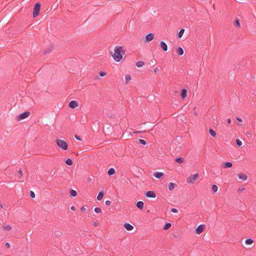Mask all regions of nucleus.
I'll return each instance as SVG.
<instances>
[{
	"instance_id": "1",
	"label": "nucleus",
	"mask_w": 256,
	"mask_h": 256,
	"mask_svg": "<svg viewBox=\"0 0 256 256\" xmlns=\"http://www.w3.org/2000/svg\"><path fill=\"white\" fill-rule=\"evenodd\" d=\"M114 54H112V52H110L111 54L114 59L116 61L118 62L122 59V55L125 54V51H123L122 47L120 46H116L114 48Z\"/></svg>"
},
{
	"instance_id": "2",
	"label": "nucleus",
	"mask_w": 256,
	"mask_h": 256,
	"mask_svg": "<svg viewBox=\"0 0 256 256\" xmlns=\"http://www.w3.org/2000/svg\"><path fill=\"white\" fill-rule=\"evenodd\" d=\"M56 144L59 148H61L63 150H66L68 148V144L64 140L57 139L56 140Z\"/></svg>"
},
{
	"instance_id": "3",
	"label": "nucleus",
	"mask_w": 256,
	"mask_h": 256,
	"mask_svg": "<svg viewBox=\"0 0 256 256\" xmlns=\"http://www.w3.org/2000/svg\"><path fill=\"white\" fill-rule=\"evenodd\" d=\"M41 4L40 2L36 3L34 6L33 11V17L36 18L40 14Z\"/></svg>"
},
{
	"instance_id": "4",
	"label": "nucleus",
	"mask_w": 256,
	"mask_h": 256,
	"mask_svg": "<svg viewBox=\"0 0 256 256\" xmlns=\"http://www.w3.org/2000/svg\"><path fill=\"white\" fill-rule=\"evenodd\" d=\"M198 176V173L193 175H190L187 178V182L188 183L193 184L197 180Z\"/></svg>"
},
{
	"instance_id": "5",
	"label": "nucleus",
	"mask_w": 256,
	"mask_h": 256,
	"mask_svg": "<svg viewBox=\"0 0 256 256\" xmlns=\"http://www.w3.org/2000/svg\"><path fill=\"white\" fill-rule=\"evenodd\" d=\"M30 114V112H25L19 115V116L16 118L17 120H24L27 117H28Z\"/></svg>"
},
{
	"instance_id": "6",
	"label": "nucleus",
	"mask_w": 256,
	"mask_h": 256,
	"mask_svg": "<svg viewBox=\"0 0 256 256\" xmlns=\"http://www.w3.org/2000/svg\"><path fill=\"white\" fill-rule=\"evenodd\" d=\"M206 226L204 224H200L198 226L197 228L196 229V232L197 234H200L202 233L205 229Z\"/></svg>"
},
{
	"instance_id": "7",
	"label": "nucleus",
	"mask_w": 256,
	"mask_h": 256,
	"mask_svg": "<svg viewBox=\"0 0 256 256\" xmlns=\"http://www.w3.org/2000/svg\"><path fill=\"white\" fill-rule=\"evenodd\" d=\"M68 106L72 108H75L78 106V102L75 100H72L70 102Z\"/></svg>"
},
{
	"instance_id": "8",
	"label": "nucleus",
	"mask_w": 256,
	"mask_h": 256,
	"mask_svg": "<svg viewBox=\"0 0 256 256\" xmlns=\"http://www.w3.org/2000/svg\"><path fill=\"white\" fill-rule=\"evenodd\" d=\"M146 196L148 198H154L156 196V194L152 191H148L146 193Z\"/></svg>"
},
{
	"instance_id": "9",
	"label": "nucleus",
	"mask_w": 256,
	"mask_h": 256,
	"mask_svg": "<svg viewBox=\"0 0 256 256\" xmlns=\"http://www.w3.org/2000/svg\"><path fill=\"white\" fill-rule=\"evenodd\" d=\"M154 38V34L152 33L147 34L146 36V42H149L152 41Z\"/></svg>"
},
{
	"instance_id": "10",
	"label": "nucleus",
	"mask_w": 256,
	"mask_h": 256,
	"mask_svg": "<svg viewBox=\"0 0 256 256\" xmlns=\"http://www.w3.org/2000/svg\"><path fill=\"white\" fill-rule=\"evenodd\" d=\"M160 46L161 48L164 50V51H167L168 50V46L167 44L163 41L160 42Z\"/></svg>"
},
{
	"instance_id": "11",
	"label": "nucleus",
	"mask_w": 256,
	"mask_h": 256,
	"mask_svg": "<svg viewBox=\"0 0 256 256\" xmlns=\"http://www.w3.org/2000/svg\"><path fill=\"white\" fill-rule=\"evenodd\" d=\"M187 96V90H186L184 88L180 92V96L182 99H184L186 98Z\"/></svg>"
},
{
	"instance_id": "12",
	"label": "nucleus",
	"mask_w": 256,
	"mask_h": 256,
	"mask_svg": "<svg viewBox=\"0 0 256 256\" xmlns=\"http://www.w3.org/2000/svg\"><path fill=\"white\" fill-rule=\"evenodd\" d=\"M124 227L128 230H132L134 228V226L128 223L124 224Z\"/></svg>"
},
{
	"instance_id": "13",
	"label": "nucleus",
	"mask_w": 256,
	"mask_h": 256,
	"mask_svg": "<svg viewBox=\"0 0 256 256\" xmlns=\"http://www.w3.org/2000/svg\"><path fill=\"white\" fill-rule=\"evenodd\" d=\"M144 205V204L143 202H142V201H138L136 204V207L138 208H140V210L143 209Z\"/></svg>"
},
{
	"instance_id": "14",
	"label": "nucleus",
	"mask_w": 256,
	"mask_h": 256,
	"mask_svg": "<svg viewBox=\"0 0 256 256\" xmlns=\"http://www.w3.org/2000/svg\"><path fill=\"white\" fill-rule=\"evenodd\" d=\"M154 176L158 178H160L161 177L164 176V174L163 172H157L154 174Z\"/></svg>"
},
{
	"instance_id": "15",
	"label": "nucleus",
	"mask_w": 256,
	"mask_h": 256,
	"mask_svg": "<svg viewBox=\"0 0 256 256\" xmlns=\"http://www.w3.org/2000/svg\"><path fill=\"white\" fill-rule=\"evenodd\" d=\"M232 163L230 162H226L222 164V166L224 168H229L232 167Z\"/></svg>"
},
{
	"instance_id": "16",
	"label": "nucleus",
	"mask_w": 256,
	"mask_h": 256,
	"mask_svg": "<svg viewBox=\"0 0 256 256\" xmlns=\"http://www.w3.org/2000/svg\"><path fill=\"white\" fill-rule=\"evenodd\" d=\"M238 177L240 179L242 180H247L248 178L247 176L244 174H239Z\"/></svg>"
},
{
	"instance_id": "17",
	"label": "nucleus",
	"mask_w": 256,
	"mask_h": 256,
	"mask_svg": "<svg viewBox=\"0 0 256 256\" xmlns=\"http://www.w3.org/2000/svg\"><path fill=\"white\" fill-rule=\"evenodd\" d=\"M176 186V184L173 182H170L168 184V189L170 190H173Z\"/></svg>"
},
{
	"instance_id": "18",
	"label": "nucleus",
	"mask_w": 256,
	"mask_h": 256,
	"mask_svg": "<svg viewBox=\"0 0 256 256\" xmlns=\"http://www.w3.org/2000/svg\"><path fill=\"white\" fill-rule=\"evenodd\" d=\"M176 52H178V54L180 56L182 55L184 52L183 49L180 47H178L176 49Z\"/></svg>"
},
{
	"instance_id": "19",
	"label": "nucleus",
	"mask_w": 256,
	"mask_h": 256,
	"mask_svg": "<svg viewBox=\"0 0 256 256\" xmlns=\"http://www.w3.org/2000/svg\"><path fill=\"white\" fill-rule=\"evenodd\" d=\"M104 196V192H100L98 193V196H97L98 200H100Z\"/></svg>"
},
{
	"instance_id": "20",
	"label": "nucleus",
	"mask_w": 256,
	"mask_h": 256,
	"mask_svg": "<svg viewBox=\"0 0 256 256\" xmlns=\"http://www.w3.org/2000/svg\"><path fill=\"white\" fill-rule=\"evenodd\" d=\"M175 161L178 164H182L184 162V158H178L175 159Z\"/></svg>"
},
{
	"instance_id": "21",
	"label": "nucleus",
	"mask_w": 256,
	"mask_h": 256,
	"mask_svg": "<svg viewBox=\"0 0 256 256\" xmlns=\"http://www.w3.org/2000/svg\"><path fill=\"white\" fill-rule=\"evenodd\" d=\"M70 194L72 197H74L77 195V192L73 190H70Z\"/></svg>"
},
{
	"instance_id": "22",
	"label": "nucleus",
	"mask_w": 256,
	"mask_h": 256,
	"mask_svg": "<svg viewBox=\"0 0 256 256\" xmlns=\"http://www.w3.org/2000/svg\"><path fill=\"white\" fill-rule=\"evenodd\" d=\"M115 173V170L113 168H110L108 170V174L112 176Z\"/></svg>"
},
{
	"instance_id": "23",
	"label": "nucleus",
	"mask_w": 256,
	"mask_h": 256,
	"mask_svg": "<svg viewBox=\"0 0 256 256\" xmlns=\"http://www.w3.org/2000/svg\"><path fill=\"white\" fill-rule=\"evenodd\" d=\"M126 84H128V82L131 80V76L130 74H126L125 76Z\"/></svg>"
},
{
	"instance_id": "24",
	"label": "nucleus",
	"mask_w": 256,
	"mask_h": 256,
	"mask_svg": "<svg viewBox=\"0 0 256 256\" xmlns=\"http://www.w3.org/2000/svg\"><path fill=\"white\" fill-rule=\"evenodd\" d=\"M210 134L212 137H216V132L214 130L210 128L209 130Z\"/></svg>"
},
{
	"instance_id": "25",
	"label": "nucleus",
	"mask_w": 256,
	"mask_h": 256,
	"mask_svg": "<svg viewBox=\"0 0 256 256\" xmlns=\"http://www.w3.org/2000/svg\"><path fill=\"white\" fill-rule=\"evenodd\" d=\"M171 224L170 223H166L165 225L164 226L163 229L164 230H168L170 226H171Z\"/></svg>"
},
{
	"instance_id": "26",
	"label": "nucleus",
	"mask_w": 256,
	"mask_h": 256,
	"mask_svg": "<svg viewBox=\"0 0 256 256\" xmlns=\"http://www.w3.org/2000/svg\"><path fill=\"white\" fill-rule=\"evenodd\" d=\"M184 30L183 29V28H182L179 32L178 33V38H181L183 34H184Z\"/></svg>"
},
{
	"instance_id": "27",
	"label": "nucleus",
	"mask_w": 256,
	"mask_h": 256,
	"mask_svg": "<svg viewBox=\"0 0 256 256\" xmlns=\"http://www.w3.org/2000/svg\"><path fill=\"white\" fill-rule=\"evenodd\" d=\"M144 62L142 61H138L136 62V65L138 67L140 68L144 65Z\"/></svg>"
},
{
	"instance_id": "28",
	"label": "nucleus",
	"mask_w": 256,
	"mask_h": 256,
	"mask_svg": "<svg viewBox=\"0 0 256 256\" xmlns=\"http://www.w3.org/2000/svg\"><path fill=\"white\" fill-rule=\"evenodd\" d=\"M254 241L251 238H247L246 240V244H251L253 243Z\"/></svg>"
},
{
	"instance_id": "29",
	"label": "nucleus",
	"mask_w": 256,
	"mask_h": 256,
	"mask_svg": "<svg viewBox=\"0 0 256 256\" xmlns=\"http://www.w3.org/2000/svg\"><path fill=\"white\" fill-rule=\"evenodd\" d=\"M66 163L68 165V166H72V161L71 159L70 158H68L66 160Z\"/></svg>"
},
{
	"instance_id": "30",
	"label": "nucleus",
	"mask_w": 256,
	"mask_h": 256,
	"mask_svg": "<svg viewBox=\"0 0 256 256\" xmlns=\"http://www.w3.org/2000/svg\"><path fill=\"white\" fill-rule=\"evenodd\" d=\"M218 187L215 185V184H213L212 186V190L214 192H216L218 191Z\"/></svg>"
},
{
	"instance_id": "31",
	"label": "nucleus",
	"mask_w": 256,
	"mask_h": 256,
	"mask_svg": "<svg viewBox=\"0 0 256 256\" xmlns=\"http://www.w3.org/2000/svg\"><path fill=\"white\" fill-rule=\"evenodd\" d=\"M234 24L236 26L239 27L240 26V21L238 20H236L234 22Z\"/></svg>"
},
{
	"instance_id": "32",
	"label": "nucleus",
	"mask_w": 256,
	"mask_h": 256,
	"mask_svg": "<svg viewBox=\"0 0 256 256\" xmlns=\"http://www.w3.org/2000/svg\"><path fill=\"white\" fill-rule=\"evenodd\" d=\"M3 228L6 230H10L12 229V228L10 225L4 226Z\"/></svg>"
},
{
	"instance_id": "33",
	"label": "nucleus",
	"mask_w": 256,
	"mask_h": 256,
	"mask_svg": "<svg viewBox=\"0 0 256 256\" xmlns=\"http://www.w3.org/2000/svg\"><path fill=\"white\" fill-rule=\"evenodd\" d=\"M236 144L238 146H240L242 145V142L238 139L236 140Z\"/></svg>"
},
{
	"instance_id": "34",
	"label": "nucleus",
	"mask_w": 256,
	"mask_h": 256,
	"mask_svg": "<svg viewBox=\"0 0 256 256\" xmlns=\"http://www.w3.org/2000/svg\"><path fill=\"white\" fill-rule=\"evenodd\" d=\"M139 141V142L140 144H144V145H145L146 144V141L144 140H142V139H140L138 140Z\"/></svg>"
},
{
	"instance_id": "35",
	"label": "nucleus",
	"mask_w": 256,
	"mask_h": 256,
	"mask_svg": "<svg viewBox=\"0 0 256 256\" xmlns=\"http://www.w3.org/2000/svg\"><path fill=\"white\" fill-rule=\"evenodd\" d=\"M88 208V206L87 205L86 206H83L81 208H80V210L82 212H84L86 210V208Z\"/></svg>"
},
{
	"instance_id": "36",
	"label": "nucleus",
	"mask_w": 256,
	"mask_h": 256,
	"mask_svg": "<svg viewBox=\"0 0 256 256\" xmlns=\"http://www.w3.org/2000/svg\"><path fill=\"white\" fill-rule=\"evenodd\" d=\"M94 211L96 213H100L102 212V210H101L100 208H94Z\"/></svg>"
},
{
	"instance_id": "37",
	"label": "nucleus",
	"mask_w": 256,
	"mask_h": 256,
	"mask_svg": "<svg viewBox=\"0 0 256 256\" xmlns=\"http://www.w3.org/2000/svg\"><path fill=\"white\" fill-rule=\"evenodd\" d=\"M30 196L32 198H34L35 197V194H34V192L30 191Z\"/></svg>"
},
{
	"instance_id": "38",
	"label": "nucleus",
	"mask_w": 256,
	"mask_h": 256,
	"mask_svg": "<svg viewBox=\"0 0 256 256\" xmlns=\"http://www.w3.org/2000/svg\"><path fill=\"white\" fill-rule=\"evenodd\" d=\"M106 74V73L105 72H102V71L100 72V75L101 76H104Z\"/></svg>"
},
{
	"instance_id": "39",
	"label": "nucleus",
	"mask_w": 256,
	"mask_h": 256,
	"mask_svg": "<svg viewBox=\"0 0 256 256\" xmlns=\"http://www.w3.org/2000/svg\"><path fill=\"white\" fill-rule=\"evenodd\" d=\"M18 174H20L19 177L21 178L22 176V175H23L22 171L21 170H18Z\"/></svg>"
},
{
	"instance_id": "40",
	"label": "nucleus",
	"mask_w": 256,
	"mask_h": 256,
	"mask_svg": "<svg viewBox=\"0 0 256 256\" xmlns=\"http://www.w3.org/2000/svg\"><path fill=\"white\" fill-rule=\"evenodd\" d=\"M171 212H172L176 213V212H178V210H177V209H176L175 208H172L171 209Z\"/></svg>"
},
{
	"instance_id": "41",
	"label": "nucleus",
	"mask_w": 256,
	"mask_h": 256,
	"mask_svg": "<svg viewBox=\"0 0 256 256\" xmlns=\"http://www.w3.org/2000/svg\"><path fill=\"white\" fill-rule=\"evenodd\" d=\"M74 137H75V138H76V140H81V138H80V136H78V135H75V136H74Z\"/></svg>"
},
{
	"instance_id": "42",
	"label": "nucleus",
	"mask_w": 256,
	"mask_h": 256,
	"mask_svg": "<svg viewBox=\"0 0 256 256\" xmlns=\"http://www.w3.org/2000/svg\"><path fill=\"white\" fill-rule=\"evenodd\" d=\"M110 204H111V202H110V200H106V206H110Z\"/></svg>"
},
{
	"instance_id": "43",
	"label": "nucleus",
	"mask_w": 256,
	"mask_h": 256,
	"mask_svg": "<svg viewBox=\"0 0 256 256\" xmlns=\"http://www.w3.org/2000/svg\"><path fill=\"white\" fill-rule=\"evenodd\" d=\"M94 226L96 227L98 225V222H94L93 224Z\"/></svg>"
},
{
	"instance_id": "44",
	"label": "nucleus",
	"mask_w": 256,
	"mask_h": 256,
	"mask_svg": "<svg viewBox=\"0 0 256 256\" xmlns=\"http://www.w3.org/2000/svg\"><path fill=\"white\" fill-rule=\"evenodd\" d=\"M6 246L7 248H10V244L8 243V242H6Z\"/></svg>"
},
{
	"instance_id": "45",
	"label": "nucleus",
	"mask_w": 256,
	"mask_h": 256,
	"mask_svg": "<svg viewBox=\"0 0 256 256\" xmlns=\"http://www.w3.org/2000/svg\"><path fill=\"white\" fill-rule=\"evenodd\" d=\"M158 71V68H156L154 69V72L155 73H156Z\"/></svg>"
},
{
	"instance_id": "46",
	"label": "nucleus",
	"mask_w": 256,
	"mask_h": 256,
	"mask_svg": "<svg viewBox=\"0 0 256 256\" xmlns=\"http://www.w3.org/2000/svg\"><path fill=\"white\" fill-rule=\"evenodd\" d=\"M236 120H237L238 122H242V118H238V117H237V118H236Z\"/></svg>"
},
{
	"instance_id": "47",
	"label": "nucleus",
	"mask_w": 256,
	"mask_h": 256,
	"mask_svg": "<svg viewBox=\"0 0 256 256\" xmlns=\"http://www.w3.org/2000/svg\"><path fill=\"white\" fill-rule=\"evenodd\" d=\"M70 209L72 210H76V208L74 206H72L70 207Z\"/></svg>"
},
{
	"instance_id": "48",
	"label": "nucleus",
	"mask_w": 256,
	"mask_h": 256,
	"mask_svg": "<svg viewBox=\"0 0 256 256\" xmlns=\"http://www.w3.org/2000/svg\"><path fill=\"white\" fill-rule=\"evenodd\" d=\"M227 122L228 124H230L231 123V120L230 118H228L227 120Z\"/></svg>"
},
{
	"instance_id": "49",
	"label": "nucleus",
	"mask_w": 256,
	"mask_h": 256,
	"mask_svg": "<svg viewBox=\"0 0 256 256\" xmlns=\"http://www.w3.org/2000/svg\"><path fill=\"white\" fill-rule=\"evenodd\" d=\"M50 50H45L44 51V54H48V53H49L50 52Z\"/></svg>"
},
{
	"instance_id": "50",
	"label": "nucleus",
	"mask_w": 256,
	"mask_h": 256,
	"mask_svg": "<svg viewBox=\"0 0 256 256\" xmlns=\"http://www.w3.org/2000/svg\"><path fill=\"white\" fill-rule=\"evenodd\" d=\"M244 190V188H242L241 189H239L238 190L240 191V192H242V190Z\"/></svg>"
},
{
	"instance_id": "51",
	"label": "nucleus",
	"mask_w": 256,
	"mask_h": 256,
	"mask_svg": "<svg viewBox=\"0 0 256 256\" xmlns=\"http://www.w3.org/2000/svg\"><path fill=\"white\" fill-rule=\"evenodd\" d=\"M0 208H3V206H2V204H0Z\"/></svg>"
},
{
	"instance_id": "52",
	"label": "nucleus",
	"mask_w": 256,
	"mask_h": 256,
	"mask_svg": "<svg viewBox=\"0 0 256 256\" xmlns=\"http://www.w3.org/2000/svg\"><path fill=\"white\" fill-rule=\"evenodd\" d=\"M95 79H96V80L98 79V76H96V78H95Z\"/></svg>"
},
{
	"instance_id": "53",
	"label": "nucleus",
	"mask_w": 256,
	"mask_h": 256,
	"mask_svg": "<svg viewBox=\"0 0 256 256\" xmlns=\"http://www.w3.org/2000/svg\"><path fill=\"white\" fill-rule=\"evenodd\" d=\"M137 132V133H140V132Z\"/></svg>"
}]
</instances>
